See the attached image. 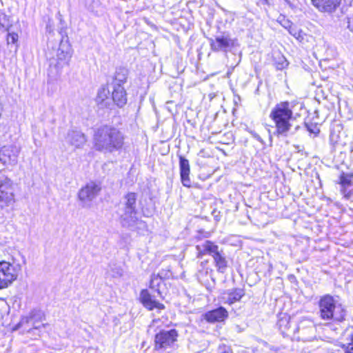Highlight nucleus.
I'll return each instance as SVG.
<instances>
[{
	"instance_id": "obj_28",
	"label": "nucleus",
	"mask_w": 353,
	"mask_h": 353,
	"mask_svg": "<svg viewBox=\"0 0 353 353\" xmlns=\"http://www.w3.org/2000/svg\"><path fill=\"white\" fill-rule=\"evenodd\" d=\"M274 64L277 70H283L288 66V62L283 55L278 54L277 57H275Z\"/></svg>"
},
{
	"instance_id": "obj_21",
	"label": "nucleus",
	"mask_w": 353,
	"mask_h": 353,
	"mask_svg": "<svg viewBox=\"0 0 353 353\" xmlns=\"http://www.w3.org/2000/svg\"><path fill=\"white\" fill-rule=\"evenodd\" d=\"M110 91L105 86H103L99 89L96 97V102L101 108H109L110 102L108 101V96Z\"/></svg>"
},
{
	"instance_id": "obj_14",
	"label": "nucleus",
	"mask_w": 353,
	"mask_h": 353,
	"mask_svg": "<svg viewBox=\"0 0 353 353\" xmlns=\"http://www.w3.org/2000/svg\"><path fill=\"white\" fill-rule=\"evenodd\" d=\"M180 176L182 184L188 188L191 187V181L190 179V164L188 159L185 157H179Z\"/></svg>"
},
{
	"instance_id": "obj_17",
	"label": "nucleus",
	"mask_w": 353,
	"mask_h": 353,
	"mask_svg": "<svg viewBox=\"0 0 353 353\" xmlns=\"http://www.w3.org/2000/svg\"><path fill=\"white\" fill-rule=\"evenodd\" d=\"M112 86V100L119 108H123L127 103L126 91L123 86H120L119 84H116Z\"/></svg>"
},
{
	"instance_id": "obj_4",
	"label": "nucleus",
	"mask_w": 353,
	"mask_h": 353,
	"mask_svg": "<svg viewBox=\"0 0 353 353\" xmlns=\"http://www.w3.org/2000/svg\"><path fill=\"white\" fill-rule=\"evenodd\" d=\"M319 317L323 320L338 322L345 320L346 310L330 294L321 297L319 301Z\"/></svg>"
},
{
	"instance_id": "obj_34",
	"label": "nucleus",
	"mask_w": 353,
	"mask_h": 353,
	"mask_svg": "<svg viewBox=\"0 0 353 353\" xmlns=\"http://www.w3.org/2000/svg\"><path fill=\"white\" fill-rule=\"evenodd\" d=\"M347 28L353 32V15L352 17L348 19Z\"/></svg>"
},
{
	"instance_id": "obj_6",
	"label": "nucleus",
	"mask_w": 353,
	"mask_h": 353,
	"mask_svg": "<svg viewBox=\"0 0 353 353\" xmlns=\"http://www.w3.org/2000/svg\"><path fill=\"white\" fill-rule=\"evenodd\" d=\"M19 265H14L7 261L0 262V289L8 288L18 276Z\"/></svg>"
},
{
	"instance_id": "obj_23",
	"label": "nucleus",
	"mask_w": 353,
	"mask_h": 353,
	"mask_svg": "<svg viewBox=\"0 0 353 353\" xmlns=\"http://www.w3.org/2000/svg\"><path fill=\"white\" fill-rule=\"evenodd\" d=\"M128 76V70L125 68H119L116 70L112 85L119 84L120 86L126 83Z\"/></svg>"
},
{
	"instance_id": "obj_5",
	"label": "nucleus",
	"mask_w": 353,
	"mask_h": 353,
	"mask_svg": "<svg viewBox=\"0 0 353 353\" xmlns=\"http://www.w3.org/2000/svg\"><path fill=\"white\" fill-rule=\"evenodd\" d=\"M179 336L175 329L161 330L155 335L154 348L157 350H166L174 347Z\"/></svg>"
},
{
	"instance_id": "obj_13",
	"label": "nucleus",
	"mask_w": 353,
	"mask_h": 353,
	"mask_svg": "<svg viewBox=\"0 0 353 353\" xmlns=\"http://www.w3.org/2000/svg\"><path fill=\"white\" fill-rule=\"evenodd\" d=\"M204 319L209 323L222 322L225 321L228 316V311L223 307L209 311L204 315Z\"/></svg>"
},
{
	"instance_id": "obj_10",
	"label": "nucleus",
	"mask_w": 353,
	"mask_h": 353,
	"mask_svg": "<svg viewBox=\"0 0 353 353\" xmlns=\"http://www.w3.org/2000/svg\"><path fill=\"white\" fill-rule=\"evenodd\" d=\"M101 190L99 183L90 181L79 190V198L85 203L90 202L99 194Z\"/></svg>"
},
{
	"instance_id": "obj_39",
	"label": "nucleus",
	"mask_w": 353,
	"mask_h": 353,
	"mask_svg": "<svg viewBox=\"0 0 353 353\" xmlns=\"http://www.w3.org/2000/svg\"><path fill=\"white\" fill-rule=\"evenodd\" d=\"M39 327H40L39 325H34V327L35 329H38V328H39Z\"/></svg>"
},
{
	"instance_id": "obj_29",
	"label": "nucleus",
	"mask_w": 353,
	"mask_h": 353,
	"mask_svg": "<svg viewBox=\"0 0 353 353\" xmlns=\"http://www.w3.org/2000/svg\"><path fill=\"white\" fill-rule=\"evenodd\" d=\"M305 127L307 128V130L310 134H314L315 136H316L320 132V129L319 128V127L317 126L316 124H314V123H310V124L305 123Z\"/></svg>"
},
{
	"instance_id": "obj_18",
	"label": "nucleus",
	"mask_w": 353,
	"mask_h": 353,
	"mask_svg": "<svg viewBox=\"0 0 353 353\" xmlns=\"http://www.w3.org/2000/svg\"><path fill=\"white\" fill-rule=\"evenodd\" d=\"M71 47L68 41V39H62L60 41L59 48L57 49V59L63 61L67 64L71 58Z\"/></svg>"
},
{
	"instance_id": "obj_9",
	"label": "nucleus",
	"mask_w": 353,
	"mask_h": 353,
	"mask_svg": "<svg viewBox=\"0 0 353 353\" xmlns=\"http://www.w3.org/2000/svg\"><path fill=\"white\" fill-rule=\"evenodd\" d=\"M19 148L12 145H5L0 148V163L2 165H15L17 163Z\"/></svg>"
},
{
	"instance_id": "obj_3",
	"label": "nucleus",
	"mask_w": 353,
	"mask_h": 353,
	"mask_svg": "<svg viewBox=\"0 0 353 353\" xmlns=\"http://www.w3.org/2000/svg\"><path fill=\"white\" fill-rule=\"evenodd\" d=\"M137 194L134 192H128L121 202L120 222L123 227L134 228L138 224L143 228L145 223L138 218V209L137 205Z\"/></svg>"
},
{
	"instance_id": "obj_16",
	"label": "nucleus",
	"mask_w": 353,
	"mask_h": 353,
	"mask_svg": "<svg viewBox=\"0 0 353 353\" xmlns=\"http://www.w3.org/2000/svg\"><path fill=\"white\" fill-rule=\"evenodd\" d=\"M140 300L143 305L149 310H152L154 308L163 310L165 307L163 304L153 299L152 295L147 290H141L140 293Z\"/></svg>"
},
{
	"instance_id": "obj_32",
	"label": "nucleus",
	"mask_w": 353,
	"mask_h": 353,
	"mask_svg": "<svg viewBox=\"0 0 353 353\" xmlns=\"http://www.w3.org/2000/svg\"><path fill=\"white\" fill-rule=\"evenodd\" d=\"M342 348L344 350L345 353H353V342L347 345H343Z\"/></svg>"
},
{
	"instance_id": "obj_36",
	"label": "nucleus",
	"mask_w": 353,
	"mask_h": 353,
	"mask_svg": "<svg viewBox=\"0 0 353 353\" xmlns=\"http://www.w3.org/2000/svg\"><path fill=\"white\" fill-rule=\"evenodd\" d=\"M263 1V4H268V0H262Z\"/></svg>"
},
{
	"instance_id": "obj_20",
	"label": "nucleus",
	"mask_w": 353,
	"mask_h": 353,
	"mask_svg": "<svg viewBox=\"0 0 353 353\" xmlns=\"http://www.w3.org/2000/svg\"><path fill=\"white\" fill-rule=\"evenodd\" d=\"M217 247V245L208 240L196 245L197 258H202V256L205 254L212 256Z\"/></svg>"
},
{
	"instance_id": "obj_2",
	"label": "nucleus",
	"mask_w": 353,
	"mask_h": 353,
	"mask_svg": "<svg viewBox=\"0 0 353 353\" xmlns=\"http://www.w3.org/2000/svg\"><path fill=\"white\" fill-rule=\"evenodd\" d=\"M123 141V135L118 129L108 125L99 128L94 137L96 149L109 152L121 148Z\"/></svg>"
},
{
	"instance_id": "obj_22",
	"label": "nucleus",
	"mask_w": 353,
	"mask_h": 353,
	"mask_svg": "<svg viewBox=\"0 0 353 353\" xmlns=\"http://www.w3.org/2000/svg\"><path fill=\"white\" fill-rule=\"evenodd\" d=\"M169 277L168 272H165L162 270L158 274H152L151 276L150 288L156 291L159 296H161V292L159 286L162 283L163 278Z\"/></svg>"
},
{
	"instance_id": "obj_30",
	"label": "nucleus",
	"mask_w": 353,
	"mask_h": 353,
	"mask_svg": "<svg viewBox=\"0 0 353 353\" xmlns=\"http://www.w3.org/2000/svg\"><path fill=\"white\" fill-rule=\"evenodd\" d=\"M352 176L350 175H341L340 178V183L343 186H350L351 185Z\"/></svg>"
},
{
	"instance_id": "obj_35",
	"label": "nucleus",
	"mask_w": 353,
	"mask_h": 353,
	"mask_svg": "<svg viewBox=\"0 0 353 353\" xmlns=\"http://www.w3.org/2000/svg\"><path fill=\"white\" fill-rule=\"evenodd\" d=\"M116 273H117V276H121L122 275V270H118Z\"/></svg>"
},
{
	"instance_id": "obj_19",
	"label": "nucleus",
	"mask_w": 353,
	"mask_h": 353,
	"mask_svg": "<svg viewBox=\"0 0 353 353\" xmlns=\"http://www.w3.org/2000/svg\"><path fill=\"white\" fill-rule=\"evenodd\" d=\"M314 6L320 11L331 12L340 4L341 0H311Z\"/></svg>"
},
{
	"instance_id": "obj_37",
	"label": "nucleus",
	"mask_w": 353,
	"mask_h": 353,
	"mask_svg": "<svg viewBox=\"0 0 353 353\" xmlns=\"http://www.w3.org/2000/svg\"><path fill=\"white\" fill-rule=\"evenodd\" d=\"M299 128H300V126H299V125H296V126L294 128V130H295V131H297Z\"/></svg>"
},
{
	"instance_id": "obj_25",
	"label": "nucleus",
	"mask_w": 353,
	"mask_h": 353,
	"mask_svg": "<svg viewBox=\"0 0 353 353\" xmlns=\"http://www.w3.org/2000/svg\"><path fill=\"white\" fill-rule=\"evenodd\" d=\"M5 20L6 19L4 16H0V34L5 32L6 31H8V32L7 34V43L8 45L11 43L14 44L17 43V41H18L19 36L17 33L9 32V30L7 29L5 27V25L2 23V21Z\"/></svg>"
},
{
	"instance_id": "obj_27",
	"label": "nucleus",
	"mask_w": 353,
	"mask_h": 353,
	"mask_svg": "<svg viewBox=\"0 0 353 353\" xmlns=\"http://www.w3.org/2000/svg\"><path fill=\"white\" fill-rule=\"evenodd\" d=\"M285 28L288 29L289 33L297 40L302 41L304 39L305 34L301 30L298 29L295 26L290 24L289 26H285Z\"/></svg>"
},
{
	"instance_id": "obj_33",
	"label": "nucleus",
	"mask_w": 353,
	"mask_h": 353,
	"mask_svg": "<svg viewBox=\"0 0 353 353\" xmlns=\"http://www.w3.org/2000/svg\"><path fill=\"white\" fill-rule=\"evenodd\" d=\"M249 133L252 136L253 138H254L256 140L259 141L261 143H263L264 141L262 139V138L254 130H248Z\"/></svg>"
},
{
	"instance_id": "obj_24",
	"label": "nucleus",
	"mask_w": 353,
	"mask_h": 353,
	"mask_svg": "<svg viewBox=\"0 0 353 353\" xmlns=\"http://www.w3.org/2000/svg\"><path fill=\"white\" fill-rule=\"evenodd\" d=\"M225 295L226 296H224L223 299L226 300V302L229 304H232L241 299L244 295V291L242 289L238 288L225 294Z\"/></svg>"
},
{
	"instance_id": "obj_12",
	"label": "nucleus",
	"mask_w": 353,
	"mask_h": 353,
	"mask_svg": "<svg viewBox=\"0 0 353 353\" xmlns=\"http://www.w3.org/2000/svg\"><path fill=\"white\" fill-rule=\"evenodd\" d=\"M86 141L85 134L78 130H69L65 137V141L76 148L83 147Z\"/></svg>"
},
{
	"instance_id": "obj_8",
	"label": "nucleus",
	"mask_w": 353,
	"mask_h": 353,
	"mask_svg": "<svg viewBox=\"0 0 353 353\" xmlns=\"http://www.w3.org/2000/svg\"><path fill=\"white\" fill-rule=\"evenodd\" d=\"M12 183L6 176L0 177V203L10 205L14 201Z\"/></svg>"
},
{
	"instance_id": "obj_11",
	"label": "nucleus",
	"mask_w": 353,
	"mask_h": 353,
	"mask_svg": "<svg viewBox=\"0 0 353 353\" xmlns=\"http://www.w3.org/2000/svg\"><path fill=\"white\" fill-rule=\"evenodd\" d=\"M314 327L310 321L303 320L293 329L292 333H300L303 340L310 341L314 337Z\"/></svg>"
},
{
	"instance_id": "obj_7",
	"label": "nucleus",
	"mask_w": 353,
	"mask_h": 353,
	"mask_svg": "<svg viewBox=\"0 0 353 353\" xmlns=\"http://www.w3.org/2000/svg\"><path fill=\"white\" fill-rule=\"evenodd\" d=\"M208 40L210 48L214 52H228L235 46L236 43V39H232L228 33H222Z\"/></svg>"
},
{
	"instance_id": "obj_15",
	"label": "nucleus",
	"mask_w": 353,
	"mask_h": 353,
	"mask_svg": "<svg viewBox=\"0 0 353 353\" xmlns=\"http://www.w3.org/2000/svg\"><path fill=\"white\" fill-rule=\"evenodd\" d=\"M212 256L217 271L221 273L225 272L228 266V262L223 250L219 249L218 246Z\"/></svg>"
},
{
	"instance_id": "obj_31",
	"label": "nucleus",
	"mask_w": 353,
	"mask_h": 353,
	"mask_svg": "<svg viewBox=\"0 0 353 353\" xmlns=\"http://www.w3.org/2000/svg\"><path fill=\"white\" fill-rule=\"evenodd\" d=\"M218 351L219 353H233L231 347L224 344L219 346Z\"/></svg>"
},
{
	"instance_id": "obj_1",
	"label": "nucleus",
	"mask_w": 353,
	"mask_h": 353,
	"mask_svg": "<svg viewBox=\"0 0 353 353\" xmlns=\"http://www.w3.org/2000/svg\"><path fill=\"white\" fill-rule=\"evenodd\" d=\"M294 105L293 101H281L272 109L270 117L275 123L274 134L277 137H286L288 135L292 126L290 121L294 119L292 112Z\"/></svg>"
},
{
	"instance_id": "obj_40",
	"label": "nucleus",
	"mask_w": 353,
	"mask_h": 353,
	"mask_svg": "<svg viewBox=\"0 0 353 353\" xmlns=\"http://www.w3.org/2000/svg\"><path fill=\"white\" fill-rule=\"evenodd\" d=\"M351 341L353 342V334L352 335Z\"/></svg>"
},
{
	"instance_id": "obj_26",
	"label": "nucleus",
	"mask_w": 353,
	"mask_h": 353,
	"mask_svg": "<svg viewBox=\"0 0 353 353\" xmlns=\"http://www.w3.org/2000/svg\"><path fill=\"white\" fill-rule=\"evenodd\" d=\"M278 326L283 336H289L292 331L290 330L291 322L290 318L283 317L278 322Z\"/></svg>"
},
{
	"instance_id": "obj_38",
	"label": "nucleus",
	"mask_w": 353,
	"mask_h": 353,
	"mask_svg": "<svg viewBox=\"0 0 353 353\" xmlns=\"http://www.w3.org/2000/svg\"><path fill=\"white\" fill-rule=\"evenodd\" d=\"M291 23H290V21H288L287 23H285V25H284V27L285 26H289V25H290Z\"/></svg>"
}]
</instances>
